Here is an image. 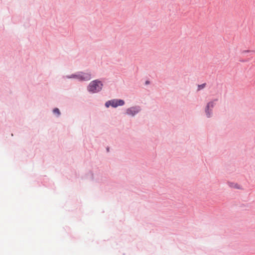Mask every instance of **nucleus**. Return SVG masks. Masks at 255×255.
Masks as SVG:
<instances>
[{"label": "nucleus", "mask_w": 255, "mask_h": 255, "mask_svg": "<svg viewBox=\"0 0 255 255\" xmlns=\"http://www.w3.org/2000/svg\"><path fill=\"white\" fill-rule=\"evenodd\" d=\"M103 84L98 80H94L90 82L88 87L89 91L93 93L99 92L102 90Z\"/></svg>", "instance_id": "f257e3e1"}, {"label": "nucleus", "mask_w": 255, "mask_h": 255, "mask_svg": "<svg viewBox=\"0 0 255 255\" xmlns=\"http://www.w3.org/2000/svg\"><path fill=\"white\" fill-rule=\"evenodd\" d=\"M140 111V109L138 107H131L128 108L127 110V114L129 115H131L132 116H134L136 114L138 113Z\"/></svg>", "instance_id": "20e7f679"}, {"label": "nucleus", "mask_w": 255, "mask_h": 255, "mask_svg": "<svg viewBox=\"0 0 255 255\" xmlns=\"http://www.w3.org/2000/svg\"><path fill=\"white\" fill-rule=\"evenodd\" d=\"M235 187L239 188V187H238L237 186H236Z\"/></svg>", "instance_id": "1a4fd4ad"}, {"label": "nucleus", "mask_w": 255, "mask_h": 255, "mask_svg": "<svg viewBox=\"0 0 255 255\" xmlns=\"http://www.w3.org/2000/svg\"><path fill=\"white\" fill-rule=\"evenodd\" d=\"M69 78H73L78 79L79 80L81 81H88L90 80L91 79V74L90 73H79L77 74L72 75Z\"/></svg>", "instance_id": "7ed1b4c3"}, {"label": "nucleus", "mask_w": 255, "mask_h": 255, "mask_svg": "<svg viewBox=\"0 0 255 255\" xmlns=\"http://www.w3.org/2000/svg\"><path fill=\"white\" fill-rule=\"evenodd\" d=\"M214 107V103L213 102H210L208 104L206 109V115L208 117H210V114L209 113V108L210 107L213 108Z\"/></svg>", "instance_id": "39448f33"}, {"label": "nucleus", "mask_w": 255, "mask_h": 255, "mask_svg": "<svg viewBox=\"0 0 255 255\" xmlns=\"http://www.w3.org/2000/svg\"><path fill=\"white\" fill-rule=\"evenodd\" d=\"M53 113L54 114H57L58 116L60 115V111L58 109V108H55L53 111Z\"/></svg>", "instance_id": "423d86ee"}, {"label": "nucleus", "mask_w": 255, "mask_h": 255, "mask_svg": "<svg viewBox=\"0 0 255 255\" xmlns=\"http://www.w3.org/2000/svg\"><path fill=\"white\" fill-rule=\"evenodd\" d=\"M125 102L123 100L114 99L107 102L105 104V106L107 108L109 107L110 106L116 108L119 106H123Z\"/></svg>", "instance_id": "f03ea898"}, {"label": "nucleus", "mask_w": 255, "mask_h": 255, "mask_svg": "<svg viewBox=\"0 0 255 255\" xmlns=\"http://www.w3.org/2000/svg\"><path fill=\"white\" fill-rule=\"evenodd\" d=\"M206 84H203L202 85L198 86V90H200L201 89L204 88L205 87Z\"/></svg>", "instance_id": "0eeeda50"}, {"label": "nucleus", "mask_w": 255, "mask_h": 255, "mask_svg": "<svg viewBox=\"0 0 255 255\" xmlns=\"http://www.w3.org/2000/svg\"><path fill=\"white\" fill-rule=\"evenodd\" d=\"M253 52V51H251V50H245L243 51V53H247V52Z\"/></svg>", "instance_id": "6e6552de"}]
</instances>
